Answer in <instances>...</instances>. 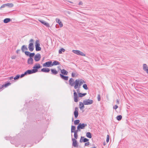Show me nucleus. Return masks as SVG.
Returning <instances> with one entry per match:
<instances>
[{
    "label": "nucleus",
    "mask_w": 148,
    "mask_h": 148,
    "mask_svg": "<svg viewBox=\"0 0 148 148\" xmlns=\"http://www.w3.org/2000/svg\"><path fill=\"white\" fill-rule=\"evenodd\" d=\"M74 138H75V139H77V137H78L77 134L74 133Z\"/></svg>",
    "instance_id": "obj_41"
},
{
    "label": "nucleus",
    "mask_w": 148,
    "mask_h": 148,
    "mask_svg": "<svg viewBox=\"0 0 148 148\" xmlns=\"http://www.w3.org/2000/svg\"><path fill=\"white\" fill-rule=\"evenodd\" d=\"M76 91L77 92V93H78V94H79V93H80L79 88H78V89L76 90Z\"/></svg>",
    "instance_id": "obj_51"
},
{
    "label": "nucleus",
    "mask_w": 148,
    "mask_h": 148,
    "mask_svg": "<svg viewBox=\"0 0 148 148\" xmlns=\"http://www.w3.org/2000/svg\"><path fill=\"white\" fill-rule=\"evenodd\" d=\"M118 106L117 105H115L113 106V108L114 109L116 110L118 108Z\"/></svg>",
    "instance_id": "obj_48"
},
{
    "label": "nucleus",
    "mask_w": 148,
    "mask_h": 148,
    "mask_svg": "<svg viewBox=\"0 0 148 148\" xmlns=\"http://www.w3.org/2000/svg\"><path fill=\"white\" fill-rule=\"evenodd\" d=\"M143 70L146 71L148 74V67L146 64H144L143 65Z\"/></svg>",
    "instance_id": "obj_14"
},
{
    "label": "nucleus",
    "mask_w": 148,
    "mask_h": 148,
    "mask_svg": "<svg viewBox=\"0 0 148 148\" xmlns=\"http://www.w3.org/2000/svg\"><path fill=\"white\" fill-rule=\"evenodd\" d=\"M69 84L72 86H74V80L72 78H71L70 79L69 81Z\"/></svg>",
    "instance_id": "obj_13"
},
{
    "label": "nucleus",
    "mask_w": 148,
    "mask_h": 148,
    "mask_svg": "<svg viewBox=\"0 0 148 148\" xmlns=\"http://www.w3.org/2000/svg\"><path fill=\"white\" fill-rule=\"evenodd\" d=\"M25 54L27 56H29L30 53L28 51H25Z\"/></svg>",
    "instance_id": "obj_44"
},
{
    "label": "nucleus",
    "mask_w": 148,
    "mask_h": 148,
    "mask_svg": "<svg viewBox=\"0 0 148 148\" xmlns=\"http://www.w3.org/2000/svg\"><path fill=\"white\" fill-rule=\"evenodd\" d=\"M11 83H10V82H9V83H7L5 84H4V86L5 87H7V86H9L11 84Z\"/></svg>",
    "instance_id": "obj_39"
},
{
    "label": "nucleus",
    "mask_w": 148,
    "mask_h": 148,
    "mask_svg": "<svg viewBox=\"0 0 148 148\" xmlns=\"http://www.w3.org/2000/svg\"><path fill=\"white\" fill-rule=\"evenodd\" d=\"M6 6V4H4L2 5V6L0 8H4Z\"/></svg>",
    "instance_id": "obj_47"
},
{
    "label": "nucleus",
    "mask_w": 148,
    "mask_h": 148,
    "mask_svg": "<svg viewBox=\"0 0 148 148\" xmlns=\"http://www.w3.org/2000/svg\"><path fill=\"white\" fill-rule=\"evenodd\" d=\"M20 51V49H18V50H17L16 51V53H18Z\"/></svg>",
    "instance_id": "obj_55"
},
{
    "label": "nucleus",
    "mask_w": 148,
    "mask_h": 148,
    "mask_svg": "<svg viewBox=\"0 0 148 148\" xmlns=\"http://www.w3.org/2000/svg\"><path fill=\"white\" fill-rule=\"evenodd\" d=\"M79 122H80V121L79 120H75L74 121V124L75 125H78V124H79Z\"/></svg>",
    "instance_id": "obj_33"
},
{
    "label": "nucleus",
    "mask_w": 148,
    "mask_h": 148,
    "mask_svg": "<svg viewBox=\"0 0 148 148\" xmlns=\"http://www.w3.org/2000/svg\"><path fill=\"white\" fill-rule=\"evenodd\" d=\"M60 75L61 78L63 79L65 81H67L68 80L69 78L68 76H64L61 74H60Z\"/></svg>",
    "instance_id": "obj_16"
},
{
    "label": "nucleus",
    "mask_w": 148,
    "mask_h": 148,
    "mask_svg": "<svg viewBox=\"0 0 148 148\" xmlns=\"http://www.w3.org/2000/svg\"><path fill=\"white\" fill-rule=\"evenodd\" d=\"M21 49L23 52H25V50H28L27 46L25 45H23L22 46Z\"/></svg>",
    "instance_id": "obj_20"
},
{
    "label": "nucleus",
    "mask_w": 148,
    "mask_h": 148,
    "mask_svg": "<svg viewBox=\"0 0 148 148\" xmlns=\"http://www.w3.org/2000/svg\"><path fill=\"white\" fill-rule=\"evenodd\" d=\"M89 140L86 138H84L83 139V142H86L88 141Z\"/></svg>",
    "instance_id": "obj_43"
},
{
    "label": "nucleus",
    "mask_w": 148,
    "mask_h": 148,
    "mask_svg": "<svg viewBox=\"0 0 148 148\" xmlns=\"http://www.w3.org/2000/svg\"><path fill=\"white\" fill-rule=\"evenodd\" d=\"M34 63V60L32 58H29L28 59L27 63L29 64H32Z\"/></svg>",
    "instance_id": "obj_15"
},
{
    "label": "nucleus",
    "mask_w": 148,
    "mask_h": 148,
    "mask_svg": "<svg viewBox=\"0 0 148 148\" xmlns=\"http://www.w3.org/2000/svg\"><path fill=\"white\" fill-rule=\"evenodd\" d=\"M6 6H8L10 7H12L13 6V4L12 3H8L7 4H6Z\"/></svg>",
    "instance_id": "obj_36"
},
{
    "label": "nucleus",
    "mask_w": 148,
    "mask_h": 148,
    "mask_svg": "<svg viewBox=\"0 0 148 148\" xmlns=\"http://www.w3.org/2000/svg\"><path fill=\"white\" fill-rule=\"evenodd\" d=\"M93 102V100L90 99L85 100L83 101V103L85 105H88L92 104Z\"/></svg>",
    "instance_id": "obj_3"
},
{
    "label": "nucleus",
    "mask_w": 148,
    "mask_h": 148,
    "mask_svg": "<svg viewBox=\"0 0 148 148\" xmlns=\"http://www.w3.org/2000/svg\"><path fill=\"white\" fill-rule=\"evenodd\" d=\"M56 28H57V25H56Z\"/></svg>",
    "instance_id": "obj_59"
},
{
    "label": "nucleus",
    "mask_w": 148,
    "mask_h": 148,
    "mask_svg": "<svg viewBox=\"0 0 148 148\" xmlns=\"http://www.w3.org/2000/svg\"><path fill=\"white\" fill-rule=\"evenodd\" d=\"M97 99L99 101H100L101 100L100 96L99 94L97 96Z\"/></svg>",
    "instance_id": "obj_45"
},
{
    "label": "nucleus",
    "mask_w": 148,
    "mask_h": 148,
    "mask_svg": "<svg viewBox=\"0 0 148 148\" xmlns=\"http://www.w3.org/2000/svg\"><path fill=\"white\" fill-rule=\"evenodd\" d=\"M33 69L32 70L34 73H35L38 72V70L36 69L34 66L33 67Z\"/></svg>",
    "instance_id": "obj_35"
},
{
    "label": "nucleus",
    "mask_w": 148,
    "mask_h": 148,
    "mask_svg": "<svg viewBox=\"0 0 148 148\" xmlns=\"http://www.w3.org/2000/svg\"><path fill=\"white\" fill-rule=\"evenodd\" d=\"M73 91L74 92L73 97L74 101L75 102H77L78 101L77 94L75 90H73Z\"/></svg>",
    "instance_id": "obj_7"
},
{
    "label": "nucleus",
    "mask_w": 148,
    "mask_h": 148,
    "mask_svg": "<svg viewBox=\"0 0 148 148\" xmlns=\"http://www.w3.org/2000/svg\"><path fill=\"white\" fill-rule=\"evenodd\" d=\"M11 21V19L10 18H6L4 20L3 22L5 23H7Z\"/></svg>",
    "instance_id": "obj_27"
},
{
    "label": "nucleus",
    "mask_w": 148,
    "mask_h": 148,
    "mask_svg": "<svg viewBox=\"0 0 148 148\" xmlns=\"http://www.w3.org/2000/svg\"><path fill=\"white\" fill-rule=\"evenodd\" d=\"M82 4V2H79V5H81Z\"/></svg>",
    "instance_id": "obj_57"
},
{
    "label": "nucleus",
    "mask_w": 148,
    "mask_h": 148,
    "mask_svg": "<svg viewBox=\"0 0 148 148\" xmlns=\"http://www.w3.org/2000/svg\"><path fill=\"white\" fill-rule=\"evenodd\" d=\"M86 95V93H84L83 94H82L81 93H79L78 94V97H83Z\"/></svg>",
    "instance_id": "obj_30"
},
{
    "label": "nucleus",
    "mask_w": 148,
    "mask_h": 148,
    "mask_svg": "<svg viewBox=\"0 0 148 148\" xmlns=\"http://www.w3.org/2000/svg\"><path fill=\"white\" fill-rule=\"evenodd\" d=\"M87 125L86 124L80 123L77 127V129L79 130L80 129H84L85 127L87 126Z\"/></svg>",
    "instance_id": "obj_6"
},
{
    "label": "nucleus",
    "mask_w": 148,
    "mask_h": 148,
    "mask_svg": "<svg viewBox=\"0 0 148 148\" xmlns=\"http://www.w3.org/2000/svg\"><path fill=\"white\" fill-rule=\"evenodd\" d=\"M60 64V62H59L55 60L52 63V66L53 65H56L59 64Z\"/></svg>",
    "instance_id": "obj_24"
},
{
    "label": "nucleus",
    "mask_w": 148,
    "mask_h": 148,
    "mask_svg": "<svg viewBox=\"0 0 148 148\" xmlns=\"http://www.w3.org/2000/svg\"><path fill=\"white\" fill-rule=\"evenodd\" d=\"M86 136L89 138H90L92 137L91 134L90 132H88L86 134Z\"/></svg>",
    "instance_id": "obj_26"
},
{
    "label": "nucleus",
    "mask_w": 148,
    "mask_h": 148,
    "mask_svg": "<svg viewBox=\"0 0 148 148\" xmlns=\"http://www.w3.org/2000/svg\"><path fill=\"white\" fill-rule=\"evenodd\" d=\"M84 104L83 103H82L81 102L79 103V107L81 110L82 109L84 108Z\"/></svg>",
    "instance_id": "obj_23"
},
{
    "label": "nucleus",
    "mask_w": 148,
    "mask_h": 148,
    "mask_svg": "<svg viewBox=\"0 0 148 148\" xmlns=\"http://www.w3.org/2000/svg\"><path fill=\"white\" fill-rule=\"evenodd\" d=\"M26 75V74H25V73L24 74H22L21 75V76H20V77H22L25 76V75Z\"/></svg>",
    "instance_id": "obj_50"
},
{
    "label": "nucleus",
    "mask_w": 148,
    "mask_h": 148,
    "mask_svg": "<svg viewBox=\"0 0 148 148\" xmlns=\"http://www.w3.org/2000/svg\"><path fill=\"white\" fill-rule=\"evenodd\" d=\"M79 86H81L84 83H85V82L82 79H79Z\"/></svg>",
    "instance_id": "obj_28"
},
{
    "label": "nucleus",
    "mask_w": 148,
    "mask_h": 148,
    "mask_svg": "<svg viewBox=\"0 0 148 148\" xmlns=\"http://www.w3.org/2000/svg\"><path fill=\"white\" fill-rule=\"evenodd\" d=\"M39 40H37L35 42L36 50V51H38L41 50V48L40 47V44Z\"/></svg>",
    "instance_id": "obj_2"
},
{
    "label": "nucleus",
    "mask_w": 148,
    "mask_h": 148,
    "mask_svg": "<svg viewBox=\"0 0 148 148\" xmlns=\"http://www.w3.org/2000/svg\"><path fill=\"white\" fill-rule=\"evenodd\" d=\"M73 52L78 55L85 56L86 55L83 52L79 50H73Z\"/></svg>",
    "instance_id": "obj_5"
},
{
    "label": "nucleus",
    "mask_w": 148,
    "mask_h": 148,
    "mask_svg": "<svg viewBox=\"0 0 148 148\" xmlns=\"http://www.w3.org/2000/svg\"><path fill=\"white\" fill-rule=\"evenodd\" d=\"M56 22L58 23V24L59 25L60 27H62L63 26V23L58 18H56Z\"/></svg>",
    "instance_id": "obj_18"
},
{
    "label": "nucleus",
    "mask_w": 148,
    "mask_h": 148,
    "mask_svg": "<svg viewBox=\"0 0 148 148\" xmlns=\"http://www.w3.org/2000/svg\"><path fill=\"white\" fill-rule=\"evenodd\" d=\"M41 58V55L39 53L37 54L34 57V60L36 62L40 60Z\"/></svg>",
    "instance_id": "obj_8"
},
{
    "label": "nucleus",
    "mask_w": 148,
    "mask_h": 148,
    "mask_svg": "<svg viewBox=\"0 0 148 148\" xmlns=\"http://www.w3.org/2000/svg\"><path fill=\"white\" fill-rule=\"evenodd\" d=\"M103 145H106V143H105V142H104V143H103Z\"/></svg>",
    "instance_id": "obj_58"
},
{
    "label": "nucleus",
    "mask_w": 148,
    "mask_h": 148,
    "mask_svg": "<svg viewBox=\"0 0 148 148\" xmlns=\"http://www.w3.org/2000/svg\"><path fill=\"white\" fill-rule=\"evenodd\" d=\"M89 142H88L86 143L85 144V146H88V145H89Z\"/></svg>",
    "instance_id": "obj_53"
},
{
    "label": "nucleus",
    "mask_w": 148,
    "mask_h": 148,
    "mask_svg": "<svg viewBox=\"0 0 148 148\" xmlns=\"http://www.w3.org/2000/svg\"><path fill=\"white\" fill-rule=\"evenodd\" d=\"M16 58V56H13L11 57V58L12 59H15Z\"/></svg>",
    "instance_id": "obj_52"
},
{
    "label": "nucleus",
    "mask_w": 148,
    "mask_h": 148,
    "mask_svg": "<svg viewBox=\"0 0 148 148\" xmlns=\"http://www.w3.org/2000/svg\"><path fill=\"white\" fill-rule=\"evenodd\" d=\"M79 79H76L74 82V88L75 89H77L78 88H79L80 86H79Z\"/></svg>",
    "instance_id": "obj_4"
},
{
    "label": "nucleus",
    "mask_w": 148,
    "mask_h": 148,
    "mask_svg": "<svg viewBox=\"0 0 148 148\" xmlns=\"http://www.w3.org/2000/svg\"><path fill=\"white\" fill-rule=\"evenodd\" d=\"M84 138V137L81 136L80 139V142H82L83 141Z\"/></svg>",
    "instance_id": "obj_46"
},
{
    "label": "nucleus",
    "mask_w": 148,
    "mask_h": 148,
    "mask_svg": "<svg viewBox=\"0 0 148 148\" xmlns=\"http://www.w3.org/2000/svg\"><path fill=\"white\" fill-rule=\"evenodd\" d=\"M51 74L53 75H56L58 73V71L56 69H51Z\"/></svg>",
    "instance_id": "obj_22"
},
{
    "label": "nucleus",
    "mask_w": 148,
    "mask_h": 148,
    "mask_svg": "<svg viewBox=\"0 0 148 148\" xmlns=\"http://www.w3.org/2000/svg\"><path fill=\"white\" fill-rule=\"evenodd\" d=\"M39 21H40V23H41L42 24H44V25L46 26V27H50V25L49 23L46 22L45 21L43 20H38Z\"/></svg>",
    "instance_id": "obj_10"
},
{
    "label": "nucleus",
    "mask_w": 148,
    "mask_h": 148,
    "mask_svg": "<svg viewBox=\"0 0 148 148\" xmlns=\"http://www.w3.org/2000/svg\"><path fill=\"white\" fill-rule=\"evenodd\" d=\"M65 49L63 48H61L60 49L59 51V53L60 54H61L62 53V51L64 52L65 51Z\"/></svg>",
    "instance_id": "obj_32"
},
{
    "label": "nucleus",
    "mask_w": 148,
    "mask_h": 148,
    "mask_svg": "<svg viewBox=\"0 0 148 148\" xmlns=\"http://www.w3.org/2000/svg\"><path fill=\"white\" fill-rule=\"evenodd\" d=\"M43 66L45 67H50L52 66V62L49 61L46 62V63H44L43 65Z\"/></svg>",
    "instance_id": "obj_9"
},
{
    "label": "nucleus",
    "mask_w": 148,
    "mask_h": 148,
    "mask_svg": "<svg viewBox=\"0 0 148 148\" xmlns=\"http://www.w3.org/2000/svg\"><path fill=\"white\" fill-rule=\"evenodd\" d=\"M72 140L73 142V145L74 147H77V140H76V139H75L73 138H72Z\"/></svg>",
    "instance_id": "obj_17"
},
{
    "label": "nucleus",
    "mask_w": 148,
    "mask_h": 148,
    "mask_svg": "<svg viewBox=\"0 0 148 148\" xmlns=\"http://www.w3.org/2000/svg\"><path fill=\"white\" fill-rule=\"evenodd\" d=\"M80 131V130L79 129V130H78L77 129V130H75L73 132L74 133H76V134H77V133H78V131Z\"/></svg>",
    "instance_id": "obj_49"
},
{
    "label": "nucleus",
    "mask_w": 148,
    "mask_h": 148,
    "mask_svg": "<svg viewBox=\"0 0 148 148\" xmlns=\"http://www.w3.org/2000/svg\"><path fill=\"white\" fill-rule=\"evenodd\" d=\"M74 114L75 118H77V117L78 114V108L77 107L75 108Z\"/></svg>",
    "instance_id": "obj_11"
},
{
    "label": "nucleus",
    "mask_w": 148,
    "mask_h": 148,
    "mask_svg": "<svg viewBox=\"0 0 148 148\" xmlns=\"http://www.w3.org/2000/svg\"><path fill=\"white\" fill-rule=\"evenodd\" d=\"M109 140V136L108 135L107 136V139H106V142L107 143H108Z\"/></svg>",
    "instance_id": "obj_42"
},
{
    "label": "nucleus",
    "mask_w": 148,
    "mask_h": 148,
    "mask_svg": "<svg viewBox=\"0 0 148 148\" xmlns=\"http://www.w3.org/2000/svg\"><path fill=\"white\" fill-rule=\"evenodd\" d=\"M116 103L117 104H119V101L118 99H117L116 100Z\"/></svg>",
    "instance_id": "obj_54"
},
{
    "label": "nucleus",
    "mask_w": 148,
    "mask_h": 148,
    "mask_svg": "<svg viewBox=\"0 0 148 148\" xmlns=\"http://www.w3.org/2000/svg\"><path fill=\"white\" fill-rule=\"evenodd\" d=\"M35 55V53H30L29 55V56L30 58H32Z\"/></svg>",
    "instance_id": "obj_40"
},
{
    "label": "nucleus",
    "mask_w": 148,
    "mask_h": 148,
    "mask_svg": "<svg viewBox=\"0 0 148 148\" xmlns=\"http://www.w3.org/2000/svg\"><path fill=\"white\" fill-rule=\"evenodd\" d=\"M13 79V77H10V80H12Z\"/></svg>",
    "instance_id": "obj_56"
},
{
    "label": "nucleus",
    "mask_w": 148,
    "mask_h": 148,
    "mask_svg": "<svg viewBox=\"0 0 148 148\" xmlns=\"http://www.w3.org/2000/svg\"><path fill=\"white\" fill-rule=\"evenodd\" d=\"M77 73L76 72H75L72 73L71 74L72 77H74L77 76Z\"/></svg>",
    "instance_id": "obj_29"
},
{
    "label": "nucleus",
    "mask_w": 148,
    "mask_h": 148,
    "mask_svg": "<svg viewBox=\"0 0 148 148\" xmlns=\"http://www.w3.org/2000/svg\"><path fill=\"white\" fill-rule=\"evenodd\" d=\"M60 70V72L61 74L62 75H67L68 73V72L67 71H66L64 69H61L60 68L59 69Z\"/></svg>",
    "instance_id": "obj_12"
},
{
    "label": "nucleus",
    "mask_w": 148,
    "mask_h": 148,
    "mask_svg": "<svg viewBox=\"0 0 148 148\" xmlns=\"http://www.w3.org/2000/svg\"><path fill=\"white\" fill-rule=\"evenodd\" d=\"M122 118V116L121 115L118 116L116 117V119L118 121L121 120V119Z\"/></svg>",
    "instance_id": "obj_34"
},
{
    "label": "nucleus",
    "mask_w": 148,
    "mask_h": 148,
    "mask_svg": "<svg viewBox=\"0 0 148 148\" xmlns=\"http://www.w3.org/2000/svg\"><path fill=\"white\" fill-rule=\"evenodd\" d=\"M76 128L75 126L72 125L71 127V132H74Z\"/></svg>",
    "instance_id": "obj_31"
},
{
    "label": "nucleus",
    "mask_w": 148,
    "mask_h": 148,
    "mask_svg": "<svg viewBox=\"0 0 148 148\" xmlns=\"http://www.w3.org/2000/svg\"><path fill=\"white\" fill-rule=\"evenodd\" d=\"M50 69L48 68H44L41 69V71L45 73H48L50 71Z\"/></svg>",
    "instance_id": "obj_21"
},
{
    "label": "nucleus",
    "mask_w": 148,
    "mask_h": 148,
    "mask_svg": "<svg viewBox=\"0 0 148 148\" xmlns=\"http://www.w3.org/2000/svg\"><path fill=\"white\" fill-rule=\"evenodd\" d=\"M34 66L36 68L38 69L41 68L42 67V66H40V64L38 63H37L34 65Z\"/></svg>",
    "instance_id": "obj_25"
},
{
    "label": "nucleus",
    "mask_w": 148,
    "mask_h": 148,
    "mask_svg": "<svg viewBox=\"0 0 148 148\" xmlns=\"http://www.w3.org/2000/svg\"><path fill=\"white\" fill-rule=\"evenodd\" d=\"M34 73V71H33L32 70H28L25 72V74H26V75L27 74H30Z\"/></svg>",
    "instance_id": "obj_19"
},
{
    "label": "nucleus",
    "mask_w": 148,
    "mask_h": 148,
    "mask_svg": "<svg viewBox=\"0 0 148 148\" xmlns=\"http://www.w3.org/2000/svg\"><path fill=\"white\" fill-rule=\"evenodd\" d=\"M20 75H16L15 77H14V79L15 80H16L18 79L20 77Z\"/></svg>",
    "instance_id": "obj_38"
},
{
    "label": "nucleus",
    "mask_w": 148,
    "mask_h": 148,
    "mask_svg": "<svg viewBox=\"0 0 148 148\" xmlns=\"http://www.w3.org/2000/svg\"><path fill=\"white\" fill-rule=\"evenodd\" d=\"M34 40L33 39H31L29 41V43L28 46L29 49L30 51H32L34 49V45L33 42Z\"/></svg>",
    "instance_id": "obj_1"
},
{
    "label": "nucleus",
    "mask_w": 148,
    "mask_h": 148,
    "mask_svg": "<svg viewBox=\"0 0 148 148\" xmlns=\"http://www.w3.org/2000/svg\"><path fill=\"white\" fill-rule=\"evenodd\" d=\"M83 88L85 90H87L88 89V87L87 86V85L86 84H84L83 86Z\"/></svg>",
    "instance_id": "obj_37"
}]
</instances>
